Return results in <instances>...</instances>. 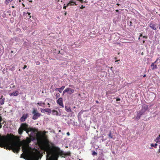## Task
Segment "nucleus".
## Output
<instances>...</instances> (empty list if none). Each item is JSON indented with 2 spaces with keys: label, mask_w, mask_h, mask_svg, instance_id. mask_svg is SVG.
<instances>
[{
  "label": "nucleus",
  "mask_w": 160,
  "mask_h": 160,
  "mask_svg": "<svg viewBox=\"0 0 160 160\" xmlns=\"http://www.w3.org/2000/svg\"><path fill=\"white\" fill-rule=\"evenodd\" d=\"M31 142V140L28 138L27 143L24 144L22 146V151L23 154L21 155L20 157L27 160H36L37 156L36 153L32 151V148L28 144Z\"/></svg>",
  "instance_id": "f257e3e1"
},
{
  "label": "nucleus",
  "mask_w": 160,
  "mask_h": 160,
  "mask_svg": "<svg viewBox=\"0 0 160 160\" xmlns=\"http://www.w3.org/2000/svg\"><path fill=\"white\" fill-rule=\"evenodd\" d=\"M4 144L10 149H12L15 152H18L20 148L21 143L17 142H12L9 140L5 141L0 136V145Z\"/></svg>",
  "instance_id": "f03ea898"
},
{
  "label": "nucleus",
  "mask_w": 160,
  "mask_h": 160,
  "mask_svg": "<svg viewBox=\"0 0 160 160\" xmlns=\"http://www.w3.org/2000/svg\"><path fill=\"white\" fill-rule=\"evenodd\" d=\"M54 152L52 154H51L50 156L47 154V157L48 158L46 160H58L59 155H61L63 153V151L60 150L58 147H53Z\"/></svg>",
  "instance_id": "7ed1b4c3"
},
{
  "label": "nucleus",
  "mask_w": 160,
  "mask_h": 160,
  "mask_svg": "<svg viewBox=\"0 0 160 160\" xmlns=\"http://www.w3.org/2000/svg\"><path fill=\"white\" fill-rule=\"evenodd\" d=\"M57 147L53 145L52 143H49L48 141H46L43 146V149L47 152V154L50 156L51 154H52L54 152L53 147Z\"/></svg>",
  "instance_id": "20e7f679"
},
{
  "label": "nucleus",
  "mask_w": 160,
  "mask_h": 160,
  "mask_svg": "<svg viewBox=\"0 0 160 160\" xmlns=\"http://www.w3.org/2000/svg\"><path fill=\"white\" fill-rule=\"evenodd\" d=\"M22 126L27 133L30 137H33L37 136H38V134L36 133V130L35 129L31 128H28V126L26 123H22Z\"/></svg>",
  "instance_id": "39448f33"
},
{
  "label": "nucleus",
  "mask_w": 160,
  "mask_h": 160,
  "mask_svg": "<svg viewBox=\"0 0 160 160\" xmlns=\"http://www.w3.org/2000/svg\"><path fill=\"white\" fill-rule=\"evenodd\" d=\"M32 113L33 114L32 118L33 120H36L41 116V114L38 112L36 109L33 108Z\"/></svg>",
  "instance_id": "423d86ee"
},
{
  "label": "nucleus",
  "mask_w": 160,
  "mask_h": 160,
  "mask_svg": "<svg viewBox=\"0 0 160 160\" xmlns=\"http://www.w3.org/2000/svg\"><path fill=\"white\" fill-rule=\"evenodd\" d=\"M74 90L71 88H67L65 89L63 92L64 94L65 92H68L69 94H71L74 92Z\"/></svg>",
  "instance_id": "0eeeda50"
},
{
  "label": "nucleus",
  "mask_w": 160,
  "mask_h": 160,
  "mask_svg": "<svg viewBox=\"0 0 160 160\" xmlns=\"http://www.w3.org/2000/svg\"><path fill=\"white\" fill-rule=\"evenodd\" d=\"M57 102V103L59 105L61 106L62 108L64 107V105L62 102V98H59L58 99Z\"/></svg>",
  "instance_id": "6e6552de"
},
{
  "label": "nucleus",
  "mask_w": 160,
  "mask_h": 160,
  "mask_svg": "<svg viewBox=\"0 0 160 160\" xmlns=\"http://www.w3.org/2000/svg\"><path fill=\"white\" fill-rule=\"evenodd\" d=\"M41 112H42L44 113L45 112H47L49 114H50L52 112L51 109L49 108H45V109H41Z\"/></svg>",
  "instance_id": "1a4fd4ad"
},
{
  "label": "nucleus",
  "mask_w": 160,
  "mask_h": 160,
  "mask_svg": "<svg viewBox=\"0 0 160 160\" xmlns=\"http://www.w3.org/2000/svg\"><path fill=\"white\" fill-rule=\"evenodd\" d=\"M52 114L53 115L60 116L61 115L60 113H59L58 111L55 110H53L52 111Z\"/></svg>",
  "instance_id": "9d476101"
},
{
  "label": "nucleus",
  "mask_w": 160,
  "mask_h": 160,
  "mask_svg": "<svg viewBox=\"0 0 160 160\" xmlns=\"http://www.w3.org/2000/svg\"><path fill=\"white\" fill-rule=\"evenodd\" d=\"M28 114L24 115L20 118V120L21 122H24L26 118H27Z\"/></svg>",
  "instance_id": "9b49d317"
},
{
  "label": "nucleus",
  "mask_w": 160,
  "mask_h": 160,
  "mask_svg": "<svg viewBox=\"0 0 160 160\" xmlns=\"http://www.w3.org/2000/svg\"><path fill=\"white\" fill-rule=\"evenodd\" d=\"M149 26L152 29L154 30H155L157 29V28L156 27V25L153 23H150L149 25Z\"/></svg>",
  "instance_id": "f8f14e48"
},
{
  "label": "nucleus",
  "mask_w": 160,
  "mask_h": 160,
  "mask_svg": "<svg viewBox=\"0 0 160 160\" xmlns=\"http://www.w3.org/2000/svg\"><path fill=\"white\" fill-rule=\"evenodd\" d=\"M18 95V91H16L15 92H12L9 94L10 96H17Z\"/></svg>",
  "instance_id": "ddd939ff"
},
{
  "label": "nucleus",
  "mask_w": 160,
  "mask_h": 160,
  "mask_svg": "<svg viewBox=\"0 0 160 160\" xmlns=\"http://www.w3.org/2000/svg\"><path fill=\"white\" fill-rule=\"evenodd\" d=\"M23 130H24L23 128H22V127L21 125V127L18 129V131L19 134H22L23 132Z\"/></svg>",
  "instance_id": "4468645a"
},
{
  "label": "nucleus",
  "mask_w": 160,
  "mask_h": 160,
  "mask_svg": "<svg viewBox=\"0 0 160 160\" xmlns=\"http://www.w3.org/2000/svg\"><path fill=\"white\" fill-rule=\"evenodd\" d=\"M5 99V98H3V96H2L0 99V104L1 105H2L4 104Z\"/></svg>",
  "instance_id": "2eb2a0df"
},
{
  "label": "nucleus",
  "mask_w": 160,
  "mask_h": 160,
  "mask_svg": "<svg viewBox=\"0 0 160 160\" xmlns=\"http://www.w3.org/2000/svg\"><path fill=\"white\" fill-rule=\"evenodd\" d=\"M151 66L152 67V70H155L157 68V67L156 64H154V63H152L151 65Z\"/></svg>",
  "instance_id": "dca6fc26"
},
{
  "label": "nucleus",
  "mask_w": 160,
  "mask_h": 160,
  "mask_svg": "<svg viewBox=\"0 0 160 160\" xmlns=\"http://www.w3.org/2000/svg\"><path fill=\"white\" fill-rule=\"evenodd\" d=\"M155 141L157 143L160 144V135H159L155 140Z\"/></svg>",
  "instance_id": "f3484780"
},
{
  "label": "nucleus",
  "mask_w": 160,
  "mask_h": 160,
  "mask_svg": "<svg viewBox=\"0 0 160 160\" xmlns=\"http://www.w3.org/2000/svg\"><path fill=\"white\" fill-rule=\"evenodd\" d=\"M39 105L42 107H44V105H45V103L42 102H38L37 103Z\"/></svg>",
  "instance_id": "a211bd4d"
},
{
  "label": "nucleus",
  "mask_w": 160,
  "mask_h": 160,
  "mask_svg": "<svg viewBox=\"0 0 160 160\" xmlns=\"http://www.w3.org/2000/svg\"><path fill=\"white\" fill-rule=\"evenodd\" d=\"M65 110L68 112H71L72 111L70 108L67 106H65Z\"/></svg>",
  "instance_id": "6ab92c4d"
},
{
  "label": "nucleus",
  "mask_w": 160,
  "mask_h": 160,
  "mask_svg": "<svg viewBox=\"0 0 160 160\" xmlns=\"http://www.w3.org/2000/svg\"><path fill=\"white\" fill-rule=\"evenodd\" d=\"M64 86H62L61 88H59V89H58V92L60 93L62 92V90L64 89Z\"/></svg>",
  "instance_id": "aec40b11"
},
{
  "label": "nucleus",
  "mask_w": 160,
  "mask_h": 160,
  "mask_svg": "<svg viewBox=\"0 0 160 160\" xmlns=\"http://www.w3.org/2000/svg\"><path fill=\"white\" fill-rule=\"evenodd\" d=\"M144 111L143 109H142L139 112H138V113L141 116H142V115L144 113Z\"/></svg>",
  "instance_id": "412c9836"
},
{
  "label": "nucleus",
  "mask_w": 160,
  "mask_h": 160,
  "mask_svg": "<svg viewBox=\"0 0 160 160\" xmlns=\"http://www.w3.org/2000/svg\"><path fill=\"white\" fill-rule=\"evenodd\" d=\"M69 2L70 3V5H73L74 4L76 5H77V4H76V3L75 2L73 1V0H71Z\"/></svg>",
  "instance_id": "4be33fe9"
},
{
  "label": "nucleus",
  "mask_w": 160,
  "mask_h": 160,
  "mask_svg": "<svg viewBox=\"0 0 160 160\" xmlns=\"http://www.w3.org/2000/svg\"><path fill=\"white\" fill-rule=\"evenodd\" d=\"M141 116L139 114L137 113V116L136 117V119L137 120H138L140 119Z\"/></svg>",
  "instance_id": "5701e85b"
},
{
  "label": "nucleus",
  "mask_w": 160,
  "mask_h": 160,
  "mask_svg": "<svg viewBox=\"0 0 160 160\" xmlns=\"http://www.w3.org/2000/svg\"><path fill=\"white\" fill-rule=\"evenodd\" d=\"M13 0H6L5 3L6 4H8L9 2H11Z\"/></svg>",
  "instance_id": "b1692460"
},
{
  "label": "nucleus",
  "mask_w": 160,
  "mask_h": 160,
  "mask_svg": "<svg viewBox=\"0 0 160 160\" xmlns=\"http://www.w3.org/2000/svg\"><path fill=\"white\" fill-rule=\"evenodd\" d=\"M150 145L152 147H154L155 148H156L158 146V144L157 143H155V144H154L153 143H152Z\"/></svg>",
  "instance_id": "393cba45"
},
{
  "label": "nucleus",
  "mask_w": 160,
  "mask_h": 160,
  "mask_svg": "<svg viewBox=\"0 0 160 160\" xmlns=\"http://www.w3.org/2000/svg\"><path fill=\"white\" fill-rule=\"evenodd\" d=\"M108 136L109 137L111 138H112L113 137H112V135L111 134V132H110L108 134Z\"/></svg>",
  "instance_id": "a878e982"
},
{
  "label": "nucleus",
  "mask_w": 160,
  "mask_h": 160,
  "mask_svg": "<svg viewBox=\"0 0 160 160\" xmlns=\"http://www.w3.org/2000/svg\"><path fill=\"white\" fill-rule=\"evenodd\" d=\"M2 121V119L1 118H0V128H1L2 127V123L1 122Z\"/></svg>",
  "instance_id": "bb28decb"
},
{
  "label": "nucleus",
  "mask_w": 160,
  "mask_h": 160,
  "mask_svg": "<svg viewBox=\"0 0 160 160\" xmlns=\"http://www.w3.org/2000/svg\"><path fill=\"white\" fill-rule=\"evenodd\" d=\"M97 153L95 151H94L92 152V155H97Z\"/></svg>",
  "instance_id": "cd10ccee"
},
{
  "label": "nucleus",
  "mask_w": 160,
  "mask_h": 160,
  "mask_svg": "<svg viewBox=\"0 0 160 160\" xmlns=\"http://www.w3.org/2000/svg\"><path fill=\"white\" fill-rule=\"evenodd\" d=\"M120 100V99L119 98H117L116 99V101H118Z\"/></svg>",
  "instance_id": "c85d7f7f"
},
{
  "label": "nucleus",
  "mask_w": 160,
  "mask_h": 160,
  "mask_svg": "<svg viewBox=\"0 0 160 160\" xmlns=\"http://www.w3.org/2000/svg\"><path fill=\"white\" fill-rule=\"evenodd\" d=\"M85 7L83 6V5H82L81 6V7H80V8L81 9H82L83 8H84Z\"/></svg>",
  "instance_id": "c756f323"
},
{
  "label": "nucleus",
  "mask_w": 160,
  "mask_h": 160,
  "mask_svg": "<svg viewBox=\"0 0 160 160\" xmlns=\"http://www.w3.org/2000/svg\"><path fill=\"white\" fill-rule=\"evenodd\" d=\"M70 5V2H69V3H68L66 5L68 7V6H69Z\"/></svg>",
  "instance_id": "7c9ffc66"
},
{
  "label": "nucleus",
  "mask_w": 160,
  "mask_h": 160,
  "mask_svg": "<svg viewBox=\"0 0 160 160\" xmlns=\"http://www.w3.org/2000/svg\"><path fill=\"white\" fill-rule=\"evenodd\" d=\"M27 68V66L24 65L23 68V69H24Z\"/></svg>",
  "instance_id": "2f4dec72"
},
{
  "label": "nucleus",
  "mask_w": 160,
  "mask_h": 160,
  "mask_svg": "<svg viewBox=\"0 0 160 160\" xmlns=\"http://www.w3.org/2000/svg\"><path fill=\"white\" fill-rule=\"evenodd\" d=\"M79 1L81 3H83L84 2L83 0H79Z\"/></svg>",
  "instance_id": "473e14b6"
},
{
  "label": "nucleus",
  "mask_w": 160,
  "mask_h": 160,
  "mask_svg": "<svg viewBox=\"0 0 160 160\" xmlns=\"http://www.w3.org/2000/svg\"><path fill=\"white\" fill-rule=\"evenodd\" d=\"M158 59H157L156 60V61H155L154 62H153V63H154V64H155V63H156V62H157V61H158Z\"/></svg>",
  "instance_id": "72a5a7b5"
},
{
  "label": "nucleus",
  "mask_w": 160,
  "mask_h": 160,
  "mask_svg": "<svg viewBox=\"0 0 160 160\" xmlns=\"http://www.w3.org/2000/svg\"><path fill=\"white\" fill-rule=\"evenodd\" d=\"M36 64H37V65H39V64H40V62H37V63H36Z\"/></svg>",
  "instance_id": "f704fd0d"
},
{
  "label": "nucleus",
  "mask_w": 160,
  "mask_h": 160,
  "mask_svg": "<svg viewBox=\"0 0 160 160\" xmlns=\"http://www.w3.org/2000/svg\"><path fill=\"white\" fill-rule=\"evenodd\" d=\"M67 7V6H63V8L64 9H65L66 8V7Z\"/></svg>",
  "instance_id": "c9c22d12"
},
{
  "label": "nucleus",
  "mask_w": 160,
  "mask_h": 160,
  "mask_svg": "<svg viewBox=\"0 0 160 160\" xmlns=\"http://www.w3.org/2000/svg\"><path fill=\"white\" fill-rule=\"evenodd\" d=\"M67 134L68 135V136H69L70 135V133H69V132H68L67 133Z\"/></svg>",
  "instance_id": "e433bc0d"
},
{
  "label": "nucleus",
  "mask_w": 160,
  "mask_h": 160,
  "mask_svg": "<svg viewBox=\"0 0 160 160\" xmlns=\"http://www.w3.org/2000/svg\"><path fill=\"white\" fill-rule=\"evenodd\" d=\"M59 89V88H56L55 89V91H57L58 90V89Z\"/></svg>",
  "instance_id": "4c0bfd02"
},
{
  "label": "nucleus",
  "mask_w": 160,
  "mask_h": 160,
  "mask_svg": "<svg viewBox=\"0 0 160 160\" xmlns=\"http://www.w3.org/2000/svg\"><path fill=\"white\" fill-rule=\"evenodd\" d=\"M159 148L158 149V152H160V145L159 146Z\"/></svg>",
  "instance_id": "58836bf2"
},
{
  "label": "nucleus",
  "mask_w": 160,
  "mask_h": 160,
  "mask_svg": "<svg viewBox=\"0 0 160 160\" xmlns=\"http://www.w3.org/2000/svg\"><path fill=\"white\" fill-rule=\"evenodd\" d=\"M48 107H50V104L49 103H48Z\"/></svg>",
  "instance_id": "ea45409f"
},
{
  "label": "nucleus",
  "mask_w": 160,
  "mask_h": 160,
  "mask_svg": "<svg viewBox=\"0 0 160 160\" xmlns=\"http://www.w3.org/2000/svg\"><path fill=\"white\" fill-rule=\"evenodd\" d=\"M27 13L28 15H30L31 13L30 12H28Z\"/></svg>",
  "instance_id": "a19ab883"
},
{
  "label": "nucleus",
  "mask_w": 160,
  "mask_h": 160,
  "mask_svg": "<svg viewBox=\"0 0 160 160\" xmlns=\"http://www.w3.org/2000/svg\"><path fill=\"white\" fill-rule=\"evenodd\" d=\"M96 102L97 103H99V102H98V101H96Z\"/></svg>",
  "instance_id": "79ce46f5"
},
{
  "label": "nucleus",
  "mask_w": 160,
  "mask_h": 160,
  "mask_svg": "<svg viewBox=\"0 0 160 160\" xmlns=\"http://www.w3.org/2000/svg\"><path fill=\"white\" fill-rule=\"evenodd\" d=\"M66 14H67V12H65V13H64V15H66Z\"/></svg>",
  "instance_id": "37998d69"
},
{
  "label": "nucleus",
  "mask_w": 160,
  "mask_h": 160,
  "mask_svg": "<svg viewBox=\"0 0 160 160\" xmlns=\"http://www.w3.org/2000/svg\"><path fill=\"white\" fill-rule=\"evenodd\" d=\"M119 60H116V61H115V62H118V61H119Z\"/></svg>",
  "instance_id": "c03bdc74"
},
{
  "label": "nucleus",
  "mask_w": 160,
  "mask_h": 160,
  "mask_svg": "<svg viewBox=\"0 0 160 160\" xmlns=\"http://www.w3.org/2000/svg\"><path fill=\"white\" fill-rule=\"evenodd\" d=\"M22 4L23 6H25L24 4L22 3Z\"/></svg>",
  "instance_id": "a18cd8bd"
},
{
  "label": "nucleus",
  "mask_w": 160,
  "mask_h": 160,
  "mask_svg": "<svg viewBox=\"0 0 160 160\" xmlns=\"http://www.w3.org/2000/svg\"><path fill=\"white\" fill-rule=\"evenodd\" d=\"M146 75H144L143 77H146Z\"/></svg>",
  "instance_id": "49530a36"
},
{
  "label": "nucleus",
  "mask_w": 160,
  "mask_h": 160,
  "mask_svg": "<svg viewBox=\"0 0 160 160\" xmlns=\"http://www.w3.org/2000/svg\"><path fill=\"white\" fill-rule=\"evenodd\" d=\"M142 36V34H140V37H141V36Z\"/></svg>",
  "instance_id": "de8ad7c7"
},
{
  "label": "nucleus",
  "mask_w": 160,
  "mask_h": 160,
  "mask_svg": "<svg viewBox=\"0 0 160 160\" xmlns=\"http://www.w3.org/2000/svg\"><path fill=\"white\" fill-rule=\"evenodd\" d=\"M30 2H32V0H30L29 1Z\"/></svg>",
  "instance_id": "09e8293b"
},
{
  "label": "nucleus",
  "mask_w": 160,
  "mask_h": 160,
  "mask_svg": "<svg viewBox=\"0 0 160 160\" xmlns=\"http://www.w3.org/2000/svg\"><path fill=\"white\" fill-rule=\"evenodd\" d=\"M116 11H117V12H118V10H116Z\"/></svg>",
  "instance_id": "8fccbe9b"
},
{
  "label": "nucleus",
  "mask_w": 160,
  "mask_h": 160,
  "mask_svg": "<svg viewBox=\"0 0 160 160\" xmlns=\"http://www.w3.org/2000/svg\"><path fill=\"white\" fill-rule=\"evenodd\" d=\"M140 39V37H139L138 38V39L139 40Z\"/></svg>",
  "instance_id": "3c124183"
},
{
  "label": "nucleus",
  "mask_w": 160,
  "mask_h": 160,
  "mask_svg": "<svg viewBox=\"0 0 160 160\" xmlns=\"http://www.w3.org/2000/svg\"><path fill=\"white\" fill-rule=\"evenodd\" d=\"M49 99V100H50V101H52V100H51V99Z\"/></svg>",
  "instance_id": "603ef678"
},
{
  "label": "nucleus",
  "mask_w": 160,
  "mask_h": 160,
  "mask_svg": "<svg viewBox=\"0 0 160 160\" xmlns=\"http://www.w3.org/2000/svg\"><path fill=\"white\" fill-rule=\"evenodd\" d=\"M12 7L13 8H14V6H12Z\"/></svg>",
  "instance_id": "864d4df0"
},
{
  "label": "nucleus",
  "mask_w": 160,
  "mask_h": 160,
  "mask_svg": "<svg viewBox=\"0 0 160 160\" xmlns=\"http://www.w3.org/2000/svg\"><path fill=\"white\" fill-rule=\"evenodd\" d=\"M31 16H30V18H31Z\"/></svg>",
  "instance_id": "5fc2aeb1"
},
{
  "label": "nucleus",
  "mask_w": 160,
  "mask_h": 160,
  "mask_svg": "<svg viewBox=\"0 0 160 160\" xmlns=\"http://www.w3.org/2000/svg\"><path fill=\"white\" fill-rule=\"evenodd\" d=\"M45 133H44L43 134H44V135H45Z\"/></svg>",
  "instance_id": "6e6d98bb"
},
{
  "label": "nucleus",
  "mask_w": 160,
  "mask_h": 160,
  "mask_svg": "<svg viewBox=\"0 0 160 160\" xmlns=\"http://www.w3.org/2000/svg\"><path fill=\"white\" fill-rule=\"evenodd\" d=\"M84 2H87L86 1H85Z\"/></svg>",
  "instance_id": "4d7b16f0"
},
{
  "label": "nucleus",
  "mask_w": 160,
  "mask_h": 160,
  "mask_svg": "<svg viewBox=\"0 0 160 160\" xmlns=\"http://www.w3.org/2000/svg\"><path fill=\"white\" fill-rule=\"evenodd\" d=\"M145 36L143 37V38H145Z\"/></svg>",
  "instance_id": "13d9d810"
},
{
  "label": "nucleus",
  "mask_w": 160,
  "mask_h": 160,
  "mask_svg": "<svg viewBox=\"0 0 160 160\" xmlns=\"http://www.w3.org/2000/svg\"><path fill=\"white\" fill-rule=\"evenodd\" d=\"M79 160H81V159H79Z\"/></svg>",
  "instance_id": "bf43d9fd"
}]
</instances>
